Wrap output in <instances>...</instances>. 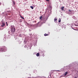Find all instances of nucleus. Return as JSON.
<instances>
[{"label":"nucleus","mask_w":78,"mask_h":78,"mask_svg":"<svg viewBox=\"0 0 78 78\" xmlns=\"http://www.w3.org/2000/svg\"><path fill=\"white\" fill-rule=\"evenodd\" d=\"M35 23L36 22V21H35Z\"/></svg>","instance_id":"nucleus-20"},{"label":"nucleus","mask_w":78,"mask_h":78,"mask_svg":"<svg viewBox=\"0 0 78 78\" xmlns=\"http://www.w3.org/2000/svg\"><path fill=\"white\" fill-rule=\"evenodd\" d=\"M39 53H37L36 55L37 56H39Z\"/></svg>","instance_id":"nucleus-8"},{"label":"nucleus","mask_w":78,"mask_h":78,"mask_svg":"<svg viewBox=\"0 0 78 78\" xmlns=\"http://www.w3.org/2000/svg\"><path fill=\"white\" fill-rule=\"evenodd\" d=\"M54 20L55 22L56 23V22H57L56 20H57V19H56V18H55V19H54Z\"/></svg>","instance_id":"nucleus-4"},{"label":"nucleus","mask_w":78,"mask_h":78,"mask_svg":"<svg viewBox=\"0 0 78 78\" xmlns=\"http://www.w3.org/2000/svg\"><path fill=\"white\" fill-rule=\"evenodd\" d=\"M6 23H7V22H6Z\"/></svg>","instance_id":"nucleus-22"},{"label":"nucleus","mask_w":78,"mask_h":78,"mask_svg":"<svg viewBox=\"0 0 78 78\" xmlns=\"http://www.w3.org/2000/svg\"><path fill=\"white\" fill-rule=\"evenodd\" d=\"M57 71H58V72H60V71H59V70H57Z\"/></svg>","instance_id":"nucleus-17"},{"label":"nucleus","mask_w":78,"mask_h":78,"mask_svg":"<svg viewBox=\"0 0 78 78\" xmlns=\"http://www.w3.org/2000/svg\"><path fill=\"white\" fill-rule=\"evenodd\" d=\"M19 36H20V37H22V35L21 34H20L19 35Z\"/></svg>","instance_id":"nucleus-13"},{"label":"nucleus","mask_w":78,"mask_h":78,"mask_svg":"<svg viewBox=\"0 0 78 78\" xmlns=\"http://www.w3.org/2000/svg\"><path fill=\"white\" fill-rule=\"evenodd\" d=\"M20 17L21 18H22V19H24V18L23 17H22V16H20Z\"/></svg>","instance_id":"nucleus-12"},{"label":"nucleus","mask_w":78,"mask_h":78,"mask_svg":"<svg viewBox=\"0 0 78 78\" xmlns=\"http://www.w3.org/2000/svg\"><path fill=\"white\" fill-rule=\"evenodd\" d=\"M22 22V21H21V22Z\"/></svg>","instance_id":"nucleus-19"},{"label":"nucleus","mask_w":78,"mask_h":78,"mask_svg":"<svg viewBox=\"0 0 78 78\" xmlns=\"http://www.w3.org/2000/svg\"><path fill=\"white\" fill-rule=\"evenodd\" d=\"M30 7L32 9H34V7H33V6H30Z\"/></svg>","instance_id":"nucleus-11"},{"label":"nucleus","mask_w":78,"mask_h":78,"mask_svg":"<svg viewBox=\"0 0 78 78\" xmlns=\"http://www.w3.org/2000/svg\"><path fill=\"white\" fill-rule=\"evenodd\" d=\"M44 36H48V34H44Z\"/></svg>","instance_id":"nucleus-9"},{"label":"nucleus","mask_w":78,"mask_h":78,"mask_svg":"<svg viewBox=\"0 0 78 78\" xmlns=\"http://www.w3.org/2000/svg\"><path fill=\"white\" fill-rule=\"evenodd\" d=\"M1 4H2V3L0 2V5H1Z\"/></svg>","instance_id":"nucleus-16"},{"label":"nucleus","mask_w":78,"mask_h":78,"mask_svg":"<svg viewBox=\"0 0 78 78\" xmlns=\"http://www.w3.org/2000/svg\"><path fill=\"white\" fill-rule=\"evenodd\" d=\"M69 12H72V11L70 10H69Z\"/></svg>","instance_id":"nucleus-14"},{"label":"nucleus","mask_w":78,"mask_h":78,"mask_svg":"<svg viewBox=\"0 0 78 78\" xmlns=\"http://www.w3.org/2000/svg\"><path fill=\"white\" fill-rule=\"evenodd\" d=\"M14 4H15V2H14Z\"/></svg>","instance_id":"nucleus-23"},{"label":"nucleus","mask_w":78,"mask_h":78,"mask_svg":"<svg viewBox=\"0 0 78 78\" xmlns=\"http://www.w3.org/2000/svg\"><path fill=\"white\" fill-rule=\"evenodd\" d=\"M42 16L40 17L39 18L40 20H42Z\"/></svg>","instance_id":"nucleus-7"},{"label":"nucleus","mask_w":78,"mask_h":78,"mask_svg":"<svg viewBox=\"0 0 78 78\" xmlns=\"http://www.w3.org/2000/svg\"><path fill=\"white\" fill-rule=\"evenodd\" d=\"M7 26H8V24H7Z\"/></svg>","instance_id":"nucleus-21"},{"label":"nucleus","mask_w":78,"mask_h":78,"mask_svg":"<svg viewBox=\"0 0 78 78\" xmlns=\"http://www.w3.org/2000/svg\"><path fill=\"white\" fill-rule=\"evenodd\" d=\"M5 23H2V24L1 25L2 27H5Z\"/></svg>","instance_id":"nucleus-3"},{"label":"nucleus","mask_w":78,"mask_h":78,"mask_svg":"<svg viewBox=\"0 0 78 78\" xmlns=\"http://www.w3.org/2000/svg\"><path fill=\"white\" fill-rule=\"evenodd\" d=\"M64 7H63L61 8V9L62 10V11H64Z\"/></svg>","instance_id":"nucleus-6"},{"label":"nucleus","mask_w":78,"mask_h":78,"mask_svg":"<svg viewBox=\"0 0 78 78\" xmlns=\"http://www.w3.org/2000/svg\"><path fill=\"white\" fill-rule=\"evenodd\" d=\"M68 73V72H66L65 73V74L64 75V76H66V75H67Z\"/></svg>","instance_id":"nucleus-5"},{"label":"nucleus","mask_w":78,"mask_h":78,"mask_svg":"<svg viewBox=\"0 0 78 78\" xmlns=\"http://www.w3.org/2000/svg\"><path fill=\"white\" fill-rule=\"evenodd\" d=\"M11 31H13V32H15V31H16L15 27H14V26H11Z\"/></svg>","instance_id":"nucleus-2"},{"label":"nucleus","mask_w":78,"mask_h":78,"mask_svg":"<svg viewBox=\"0 0 78 78\" xmlns=\"http://www.w3.org/2000/svg\"><path fill=\"white\" fill-rule=\"evenodd\" d=\"M28 78H31V77H28Z\"/></svg>","instance_id":"nucleus-18"},{"label":"nucleus","mask_w":78,"mask_h":78,"mask_svg":"<svg viewBox=\"0 0 78 78\" xmlns=\"http://www.w3.org/2000/svg\"><path fill=\"white\" fill-rule=\"evenodd\" d=\"M61 20L60 19H59L58 20V22L59 23L61 22Z\"/></svg>","instance_id":"nucleus-10"},{"label":"nucleus","mask_w":78,"mask_h":78,"mask_svg":"<svg viewBox=\"0 0 78 78\" xmlns=\"http://www.w3.org/2000/svg\"><path fill=\"white\" fill-rule=\"evenodd\" d=\"M46 1H48V2H49V0H46Z\"/></svg>","instance_id":"nucleus-15"},{"label":"nucleus","mask_w":78,"mask_h":78,"mask_svg":"<svg viewBox=\"0 0 78 78\" xmlns=\"http://www.w3.org/2000/svg\"><path fill=\"white\" fill-rule=\"evenodd\" d=\"M21 20L20 21L21 22V20Z\"/></svg>","instance_id":"nucleus-24"},{"label":"nucleus","mask_w":78,"mask_h":78,"mask_svg":"<svg viewBox=\"0 0 78 78\" xmlns=\"http://www.w3.org/2000/svg\"><path fill=\"white\" fill-rule=\"evenodd\" d=\"M6 51V48L5 46L0 48V51L1 52H5Z\"/></svg>","instance_id":"nucleus-1"}]
</instances>
